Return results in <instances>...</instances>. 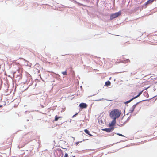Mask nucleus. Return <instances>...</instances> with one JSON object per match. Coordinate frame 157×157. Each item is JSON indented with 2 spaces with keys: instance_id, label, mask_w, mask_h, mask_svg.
Here are the masks:
<instances>
[{
  "instance_id": "4",
  "label": "nucleus",
  "mask_w": 157,
  "mask_h": 157,
  "mask_svg": "<svg viewBox=\"0 0 157 157\" xmlns=\"http://www.w3.org/2000/svg\"><path fill=\"white\" fill-rule=\"evenodd\" d=\"M142 91H141L140 92L138 95H137V96H136V97H133V98H132V99H130L129 101L125 102V103L126 104L129 103L131 101H132V100H133L134 99H135V98H137L141 94H142Z\"/></svg>"
},
{
  "instance_id": "8",
  "label": "nucleus",
  "mask_w": 157,
  "mask_h": 157,
  "mask_svg": "<svg viewBox=\"0 0 157 157\" xmlns=\"http://www.w3.org/2000/svg\"><path fill=\"white\" fill-rule=\"evenodd\" d=\"M116 122V119H113V120L111 122L109 123V127H112L115 125Z\"/></svg>"
},
{
  "instance_id": "16",
  "label": "nucleus",
  "mask_w": 157,
  "mask_h": 157,
  "mask_svg": "<svg viewBox=\"0 0 157 157\" xmlns=\"http://www.w3.org/2000/svg\"><path fill=\"white\" fill-rule=\"evenodd\" d=\"M82 142V141L80 142ZM79 143V142H77L75 144H76V145H77Z\"/></svg>"
},
{
  "instance_id": "2",
  "label": "nucleus",
  "mask_w": 157,
  "mask_h": 157,
  "mask_svg": "<svg viewBox=\"0 0 157 157\" xmlns=\"http://www.w3.org/2000/svg\"><path fill=\"white\" fill-rule=\"evenodd\" d=\"M121 14V12L119 11L118 12H116L112 14L110 16V19L112 20L114 18L117 17L118 16L120 15Z\"/></svg>"
},
{
  "instance_id": "19",
  "label": "nucleus",
  "mask_w": 157,
  "mask_h": 157,
  "mask_svg": "<svg viewBox=\"0 0 157 157\" xmlns=\"http://www.w3.org/2000/svg\"><path fill=\"white\" fill-rule=\"evenodd\" d=\"M127 61H129V60L128 59H127Z\"/></svg>"
},
{
  "instance_id": "14",
  "label": "nucleus",
  "mask_w": 157,
  "mask_h": 157,
  "mask_svg": "<svg viewBox=\"0 0 157 157\" xmlns=\"http://www.w3.org/2000/svg\"><path fill=\"white\" fill-rule=\"evenodd\" d=\"M62 73L63 75H67V72L66 71H65L62 72Z\"/></svg>"
},
{
  "instance_id": "11",
  "label": "nucleus",
  "mask_w": 157,
  "mask_h": 157,
  "mask_svg": "<svg viewBox=\"0 0 157 157\" xmlns=\"http://www.w3.org/2000/svg\"><path fill=\"white\" fill-rule=\"evenodd\" d=\"M154 0H148L146 3V4H148L152 3Z\"/></svg>"
},
{
  "instance_id": "12",
  "label": "nucleus",
  "mask_w": 157,
  "mask_h": 157,
  "mask_svg": "<svg viewBox=\"0 0 157 157\" xmlns=\"http://www.w3.org/2000/svg\"><path fill=\"white\" fill-rule=\"evenodd\" d=\"M61 117H57V116H56L54 119V121H56L58 120V119Z\"/></svg>"
},
{
  "instance_id": "15",
  "label": "nucleus",
  "mask_w": 157,
  "mask_h": 157,
  "mask_svg": "<svg viewBox=\"0 0 157 157\" xmlns=\"http://www.w3.org/2000/svg\"><path fill=\"white\" fill-rule=\"evenodd\" d=\"M117 134L118 135H119L120 136H124L123 135H122V134L117 133Z\"/></svg>"
},
{
  "instance_id": "17",
  "label": "nucleus",
  "mask_w": 157,
  "mask_h": 157,
  "mask_svg": "<svg viewBox=\"0 0 157 157\" xmlns=\"http://www.w3.org/2000/svg\"><path fill=\"white\" fill-rule=\"evenodd\" d=\"M68 156V154L67 153H66L64 157H67Z\"/></svg>"
},
{
  "instance_id": "9",
  "label": "nucleus",
  "mask_w": 157,
  "mask_h": 157,
  "mask_svg": "<svg viewBox=\"0 0 157 157\" xmlns=\"http://www.w3.org/2000/svg\"><path fill=\"white\" fill-rule=\"evenodd\" d=\"M111 61L113 62V63H114V64H117L120 63H124L123 61H120V62H117L116 61V59H112Z\"/></svg>"
},
{
  "instance_id": "3",
  "label": "nucleus",
  "mask_w": 157,
  "mask_h": 157,
  "mask_svg": "<svg viewBox=\"0 0 157 157\" xmlns=\"http://www.w3.org/2000/svg\"><path fill=\"white\" fill-rule=\"evenodd\" d=\"M62 153V150L60 149L57 150L54 153V155L55 157H62L61 154Z\"/></svg>"
},
{
  "instance_id": "7",
  "label": "nucleus",
  "mask_w": 157,
  "mask_h": 157,
  "mask_svg": "<svg viewBox=\"0 0 157 157\" xmlns=\"http://www.w3.org/2000/svg\"><path fill=\"white\" fill-rule=\"evenodd\" d=\"M114 129L113 127H112L111 128H105L103 129V130L104 131H106L107 132H110L113 131Z\"/></svg>"
},
{
  "instance_id": "1",
  "label": "nucleus",
  "mask_w": 157,
  "mask_h": 157,
  "mask_svg": "<svg viewBox=\"0 0 157 157\" xmlns=\"http://www.w3.org/2000/svg\"><path fill=\"white\" fill-rule=\"evenodd\" d=\"M121 113V111L117 109H115L112 110L110 114V117L113 119H116L118 118Z\"/></svg>"
},
{
  "instance_id": "5",
  "label": "nucleus",
  "mask_w": 157,
  "mask_h": 157,
  "mask_svg": "<svg viewBox=\"0 0 157 157\" xmlns=\"http://www.w3.org/2000/svg\"><path fill=\"white\" fill-rule=\"evenodd\" d=\"M138 103L139 102L137 103L136 104L132 106V107L130 108L129 111L130 113H132L134 111L135 109L136 106V105L138 104Z\"/></svg>"
},
{
  "instance_id": "13",
  "label": "nucleus",
  "mask_w": 157,
  "mask_h": 157,
  "mask_svg": "<svg viewBox=\"0 0 157 157\" xmlns=\"http://www.w3.org/2000/svg\"><path fill=\"white\" fill-rule=\"evenodd\" d=\"M105 84L106 86H110L111 84L110 82L109 81H108L105 82Z\"/></svg>"
},
{
  "instance_id": "18",
  "label": "nucleus",
  "mask_w": 157,
  "mask_h": 157,
  "mask_svg": "<svg viewBox=\"0 0 157 157\" xmlns=\"http://www.w3.org/2000/svg\"><path fill=\"white\" fill-rule=\"evenodd\" d=\"M77 114H75L73 116V117H75V116H76V115H77Z\"/></svg>"
},
{
  "instance_id": "10",
  "label": "nucleus",
  "mask_w": 157,
  "mask_h": 157,
  "mask_svg": "<svg viewBox=\"0 0 157 157\" xmlns=\"http://www.w3.org/2000/svg\"><path fill=\"white\" fill-rule=\"evenodd\" d=\"M85 132L87 134L89 135L90 136H92V135L90 133V132L88 130H87V129H85L84 130Z\"/></svg>"
},
{
  "instance_id": "6",
  "label": "nucleus",
  "mask_w": 157,
  "mask_h": 157,
  "mask_svg": "<svg viewBox=\"0 0 157 157\" xmlns=\"http://www.w3.org/2000/svg\"><path fill=\"white\" fill-rule=\"evenodd\" d=\"M79 106L81 109L86 108L87 107V105L85 103H81L79 104Z\"/></svg>"
}]
</instances>
